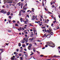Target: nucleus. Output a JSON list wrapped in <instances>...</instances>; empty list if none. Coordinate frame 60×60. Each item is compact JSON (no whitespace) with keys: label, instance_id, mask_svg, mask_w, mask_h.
<instances>
[{"label":"nucleus","instance_id":"f257e3e1","mask_svg":"<svg viewBox=\"0 0 60 60\" xmlns=\"http://www.w3.org/2000/svg\"><path fill=\"white\" fill-rule=\"evenodd\" d=\"M32 18H33L32 19V20H34V19H35L36 18V16H34V15H33L32 16Z\"/></svg>","mask_w":60,"mask_h":60},{"label":"nucleus","instance_id":"f03ea898","mask_svg":"<svg viewBox=\"0 0 60 60\" xmlns=\"http://www.w3.org/2000/svg\"><path fill=\"white\" fill-rule=\"evenodd\" d=\"M23 40L25 41H26V42H27V41H28V39H27L24 38H23Z\"/></svg>","mask_w":60,"mask_h":60},{"label":"nucleus","instance_id":"7ed1b4c3","mask_svg":"<svg viewBox=\"0 0 60 60\" xmlns=\"http://www.w3.org/2000/svg\"><path fill=\"white\" fill-rule=\"evenodd\" d=\"M48 44L49 45H50V44H53V43H52V42H48Z\"/></svg>","mask_w":60,"mask_h":60},{"label":"nucleus","instance_id":"20e7f679","mask_svg":"<svg viewBox=\"0 0 60 60\" xmlns=\"http://www.w3.org/2000/svg\"><path fill=\"white\" fill-rule=\"evenodd\" d=\"M20 42H21V43H24L25 42L24 40H22L20 41Z\"/></svg>","mask_w":60,"mask_h":60},{"label":"nucleus","instance_id":"39448f33","mask_svg":"<svg viewBox=\"0 0 60 60\" xmlns=\"http://www.w3.org/2000/svg\"><path fill=\"white\" fill-rule=\"evenodd\" d=\"M23 21L24 24H27V23H28V22L27 21Z\"/></svg>","mask_w":60,"mask_h":60},{"label":"nucleus","instance_id":"423d86ee","mask_svg":"<svg viewBox=\"0 0 60 60\" xmlns=\"http://www.w3.org/2000/svg\"><path fill=\"white\" fill-rule=\"evenodd\" d=\"M4 4H5L6 3H7V0H4Z\"/></svg>","mask_w":60,"mask_h":60},{"label":"nucleus","instance_id":"0eeeda50","mask_svg":"<svg viewBox=\"0 0 60 60\" xmlns=\"http://www.w3.org/2000/svg\"><path fill=\"white\" fill-rule=\"evenodd\" d=\"M31 47L28 46V49L29 50H31Z\"/></svg>","mask_w":60,"mask_h":60},{"label":"nucleus","instance_id":"6e6552de","mask_svg":"<svg viewBox=\"0 0 60 60\" xmlns=\"http://www.w3.org/2000/svg\"><path fill=\"white\" fill-rule=\"evenodd\" d=\"M33 31H34V34H35V33H36V32H37V31L34 30H33Z\"/></svg>","mask_w":60,"mask_h":60},{"label":"nucleus","instance_id":"1a4fd4ad","mask_svg":"<svg viewBox=\"0 0 60 60\" xmlns=\"http://www.w3.org/2000/svg\"><path fill=\"white\" fill-rule=\"evenodd\" d=\"M3 50L2 49H0V52H1V53H2V52H3Z\"/></svg>","mask_w":60,"mask_h":60},{"label":"nucleus","instance_id":"9d476101","mask_svg":"<svg viewBox=\"0 0 60 60\" xmlns=\"http://www.w3.org/2000/svg\"><path fill=\"white\" fill-rule=\"evenodd\" d=\"M24 55L26 56H26L25 57V59H26V58H26V57H27V55L25 54Z\"/></svg>","mask_w":60,"mask_h":60},{"label":"nucleus","instance_id":"9b49d317","mask_svg":"<svg viewBox=\"0 0 60 60\" xmlns=\"http://www.w3.org/2000/svg\"><path fill=\"white\" fill-rule=\"evenodd\" d=\"M4 10H1L0 11V12H2V13H4Z\"/></svg>","mask_w":60,"mask_h":60},{"label":"nucleus","instance_id":"f8f14e48","mask_svg":"<svg viewBox=\"0 0 60 60\" xmlns=\"http://www.w3.org/2000/svg\"><path fill=\"white\" fill-rule=\"evenodd\" d=\"M58 56H59L54 55L53 56V57H58Z\"/></svg>","mask_w":60,"mask_h":60},{"label":"nucleus","instance_id":"ddd939ff","mask_svg":"<svg viewBox=\"0 0 60 60\" xmlns=\"http://www.w3.org/2000/svg\"><path fill=\"white\" fill-rule=\"evenodd\" d=\"M53 45H54V46H51V47H52V48H54V47H55V45L54 44H53Z\"/></svg>","mask_w":60,"mask_h":60},{"label":"nucleus","instance_id":"4468645a","mask_svg":"<svg viewBox=\"0 0 60 60\" xmlns=\"http://www.w3.org/2000/svg\"><path fill=\"white\" fill-rule=\"evenodd\" d=\"M7 15H10V12H8L7 13Z\"/></svg>","mask_w":60,"mask_h":60},{"label":"nucleus","instance_id":"2eb2a0df","mask_svg":"<svg viewBox=\"0 0 60 60\" xmlns=\"http://www.w3.org/2000/svg\"><path fill=\"white\" fill-rule=\"evenodd\" d=\"M34 39L32 38H30V41H32V40H33V39Z\"/></svg>","mask_w":60,"mask_h":60},{"label":"nucleus","instance_id":"dca6fc26","mask_svg":"<svg viewBox=\"0 0 60 60\" xmlns=\"http://www.w3.org/2000/svg\"><path fill=\"white\" fill-rule=\"evenodd\" d=\"M32 46V44H29V46L31 47V46Z\"/></svg>","mask_w":60,"mask_h":60},{"label":"nucleus","instance_id":"f3484780","mask_svg":"<svg viewBox=\"0 0 60 60\" xmlns=\"http://www.w3.org/2000/svg\"><path fill=\"white\" fill-rule=\"evenodd\" d=\"M19 47H20L21 46V44L20 43H19Z\"/></svg>","mask_w":60,"mask_h":60},{"label":"nucleus","instance_id":"a211bd4d","mask_svg":"<svg viewBox=\"0 0 60 60\" xmlns=\"http://www.w3.org/2000/svg\"><path fill=\"white\" fill-rule=\"evenodd\" d=\"M20 20H21V22H22L23 21V20L22 19V18H21L20 19Z\"/></svg>","mask_w":60,"mask_h":60},{"label":"nucleus","instance_id":"6ab92c4d","mask_svg":"<svg viewBox=\"0 0 60 60\" xmlns=\"http://www.w3.org/2000/svg\"><path fill=\"white\" fill-rule=\"evenodd\" d=\"M6 12H7V11H5V10H4V11L3 13H4V14H5V13H6Z\"/></svg>","mask_w":60,"mask_h":60},{"label":"nucleus","instance_id":"aec40b11","mask_svg":"<svg viewBox=\"0 0 60 60\" xmlns=\"http://www.w3.org/2000/svg\"><path fill=\"white\" fill-rule=\"evenodd\" d=\"M20 60H22V59H23V58H22V57H20Z\"/></svg>","mask_w":60,"mask_h":60},{"label":"nucleus","instance_id":"412c9836","mask_svg":"<svg viewBox=\"0 0 60 60\" xmlns=\"http://www.w3.org/2000/svg\"><path fill=\"white\" fill-rule=\"evenodd\" d=\"M15 26H19V25L17 24H15Z\"/></svg>","mask_w":60,"mask_h":60},{"label":"nucleus","instance_id":"4be33fe9","mask_svg":"<svg viewBox=\"0 0 60 60\" xmlns=\"http://www.w3.org/2000/svg\"><path fill=\"white\" fill-rule=\"evenodd\" d=\"M22 46L23 47H25L26 46V45H22Z\"/></svg>","mask_w":60,"mask_h":60},{"label":"nucleus","instance_id":"5701e85b","mask_svg":"<svg viewBox=\"0 0 60 60\" xmlns=\"http://www.w3.org/2000/svg\"><path fill=\"white\" fill-rule=\"evenodd\" d=\"M12 22L13 23H15L16 22V21H15L14 20H13L12 21Z\"/></svg>","mask_w":60,"mask_h":60},{"label":"nucleus","instance_id":"b1692460","mask_svg":"<svg viewBox=\"0 0 60 60\" xmlns=\"http://www.w3.org/2000/svg\"><path fill=\"white\" fill-rule=\"evenodd\" d=\"M29 25L30 26H33L32 25V24H29Z\"/></svg>","mask_w":60,"mask_h":60},{"label":"nucleus","instance_id":"393cba45","mask_svg":"<svg viewBox=\"0 0 60 60\" xmlns=\"http://www.w3.org/2000/svg\"><path fill=\"white\" fill-rule=\"evenodd\" d=\"M25 43H26V46H27V45H28V44H29V43H26V42Z\"/></svg>","mask_w":60,"mask_h":60},{"label":"nucleus","instance_id":"a878e982","mask_svg":"<svg viewBox=\"0 0 60 60\" xmlns=\"http://www.w3.org/2000/svg\"><path fill=\"white\" fill-rule=\"evenodd\" d=\"M8 31L9 32H11V30H8Z\"/></svg>","mask_w":60,"mask_h":60},{"label":"nucleus","instance_id":"bb28decb","mask_svg":"<svg viewBox=\"0 0 60 60\" xmlns=\"http://www.w3.org/2000/svg\"><path fill=\"white\" fill-rule=\"evenodd\" d=\"M22 55V54H21V53H19V56H21Z\"/></svg>","mask_w":60,"mask_h":60},{"label":"nucleus","instance_id":"cd10ccee","mask_svg":"<svg viewBox=\"0 0 60 60\" xmlns=\"http://www.w3.org/2000/svg\"><path fill=\"white\" fill-rule=\"evenodd\" d=\"M51 35H53V32H52L51 33Z\"/></svg>","mask_w":60,"mask_h":60},{"label":"nucleus","instance_id":"c85d7f7f","mask_svg":"<svg viewBox=\"0 0 60 60\" xmlns=\"http://www.w3.org/2000/svg\"><path fill=\"white\" fill-rule=\"evenodd\" d=\"M46 36V34H45L44 35V36H43V37H44V36Z\"/></svg>","mask_w":60,"mask_h":60},{"label":"nucleus","instance_id":"c756f323","mask_svg":"<svg viewBox=\"0 0 60 60\" xmlns=\"http://www.w3.org/2000/svg\"><path fill=\"white\" fill-rule=\"evenodd\" d=\"M20 30H21H21H22V27L20 28Z\"/></svg>","mask_w":60,"mask_h":60},{"label":"nucleus","instance_id":"7c9ffc66","mask_svg":"<svg viewBox=\"0 0 60 60\" xmlns=\"http://www.w3.org/2000/svg\"><path fill=\"white\" fill-rule=\"evenodd\" d=\"M26 9H27V8H24V9H23V10H26Z\"/></svg>","mask_w":60,"mask_h":60},{"label":"nucleus","instance_id":"2f4dec72","mask_svg":"<svg viewBox=\"0 0 60 60\" xmlns=\"http://www.w3.org/2000/svg\"><path fill=\"white\" fill-rule=\"evenodd\" d=\"M45 11H47V9H46V8H45Z\"/></svg>","mask_w":60,"mask_h":60},{"label":"nucleus","instance_id":"473e14b6","mask_svg":"<svg viewBox=\"0 0 60 60\" xmlns=\"http://www.w3.org/2000/svg\"><path fill=\"white\" fill-rule=\"evenodd\" d=\"M26 21L28 22V20L27 19H26Z\"/></svg>","mask_w":60,"mask_h":60},{"label":"nucleus","instance_id":"72a5a7b5","mask_svg":"<svg viewBox=\"0 0 60 60\" xmlns=\"http://www.w3.org/2000/svg\"><path fill=\"white\" fill-rule=\"evenodd\" d=\"M16 50L17 52H19V49H16Z\"/></svg>","mask_w":60,"mask_h":60},{"label":"nucleus","instance_id":"f704fd0d","mask_svg":"<svg viewBox=\"0 0 60 60\" xmlns=\"http://www.w3.org/2000/svg\"><path fill=\"white\" fill-rule=\"evenodd\" d=\"M23 28H24V29H26V27L24 26L23 27Z\"/></svg>","mask_w":60,"mask_h":60},{"label":"nucleus","instance_id":"c9c22d12","mask_svg":"<svg viewBox=\"0 0 60 60\" xmlns=\"http://www.w3.org/2000/svg\"><path fill=\"white\" fill-rule=\"evenodd\" d=\"M11 59H12V60H14V58H13V57H12L11 58Z\"/></svg>","mask_w":60,"mask_h":60},{"label":"nucleus","instance_id":"e433bc0d","mask_svg":"<svg viewBox=\"0 0 60 60\" xmlns=\"http://www.w3.org/2000/svg\"><path fill=\"white\" fill-rule=\"evenodd\" d=\"M25 36L26 37H28V36H27V35H25Z\"/></svg>","mask_w":60,"mask_h":60},{"label":"nucleus","instance_id":"4c0bfd02","mask_svg":"<svg viewBox=\"0 0 60 60\" xmlns=\"http://www.w3.org/2000/svg\"><path fill=\"white\" fill-rule=\"evenodd\" d=\"M8 17L10 19H11V16H9Z\"/></svg>","mask_w":60,"mask_h":60},{"label":"nucleus","instance_id":"58836bf2","mask_svg":"<svg viewBox=\"0 0 60 60\" xmlns=\"http://www.w3.org/2000/svg\"><path fill=\"white\" fill-rule=\"evenodd\" d=\"M35 34V35H37V32H36V33L35 34Z\"/></svg>","mask_w":60,"mask_h":60},{"label":"nucleus","instance_id":"ea45409f","mask_svg":"<svg viewBox=\"0 0 60 60\" xmlns=\"http://www.w3.org/2000/svg\"><path fill=\"white\" fill-rule=\"evenodd\" d=\"M20 52H22V49L21 50H20Z\"/></svg>","mask_w":60,"mask_h":60},{"label":"nucleus","instance_id":"a19ab883","mask_svg":"<svg viewBox=\"0 0 60 60\" xmlns=\"http://www.w3.org/2000/svg\"><path fill=\"white\" fill-rule=\"evenodd\" d=\"M14 54H15V55L16 54V52H14Z\"/></svg>","mask_w":60,"mask_h":60},{"label":"nucleus","instance_id":"79ce46f5","mask_svg":"<svg viewBox=\"0 0 60 60\" xmlns=\"http://www.w3.org/2000/svg\"><path fill=\"white\" fill-rule=\"evenodd\" d=\"M6 45L7 46H8V45L9 44V43H6Z\"/></svg>","mask_w":60,"mask_h":60},{"label":"nucleus","instance_id":"37998d69","mask_svg":"<svg viewBox=\"0 0 60 60\" xmlns=\"http://www.w3.org/2000/svg\"><path fill=\"white\" fill-rule=\"evenodd\" d=\"M45 47H48V45H45Z\"/></svg>","mask_w":60,"mask_h":60},{"label":"nucleus","instance_id":"c03bdc74","mask_svg":"<svg viewBox=\"0 0 60 60\" xmlns=\"http://www.w3.org/2000/svg\"><path fill=\"white\" fill-rule=\"evenodd\" d=\"M34 54V53H32L31 54H30V56H32V55H33V54Z\"/></svg>","mask_w":60,"mask_h":60},{"label":"nucleus","instance_id":"a18cd8bd","mask_svg":"<svg viewBox=\"0 0 60 60\" xmlns=\"http://www.w3.org/2000/svg\"><path fill=\"white\" fill-rule=\"evenodd\" d=\"M59 27L58 26H57V29H59Z\"/></svg>","mask_w":60,"mask_h":60},{"label":"nucleus","instance_id":"49530a36","mask_svg":"<svg viewBox=\"0 0 60 60\" xmlns=\"http://www.w3.org/2000/svg\"><path fill=\"white\" fill-rule=\"evenodd\" d=\"M12 1H10L8 2V3H12Z\"/></svg>","mask_w":60,"mask_h":60},{"label":"nucleus","instance_id":"de8ad7c7","mask_svg":"<svg viewBox=\"0 0 60 60\" xmlns=\"http://www.w3.org/2000/svg\"><path fill=\"white\" fill-rule=\"evenodd\" d=\"M56 21H54L53 22V23H54V24H55V22H56Z\"/></svg>","mask_w":60,"mask_h":60},{"label":"nucleus","instance_id":"09e8293b","mask_svg":"<svg viewBox=\"0 0 60 60\" xmlns=\"http://www.w3.org/2000/svg\"><path fill=\"white\" fill-rule=\"evenodd\" d=\"M19 16H21V13H19Z\"/></svg>","mask_w":60,"mask_h":60},{"label":"nucleus","instance_id":"8fccbe9b","mask_svg":"<svg viewBox=\"0 0 60 60\" xmlns=\"http://www.w3.org/2000/svg\"><path fill=\"white\" fill-rule=\"evenodd\" d=\"M30 30V31H31V32H32V31H33V30L32 29Z\"/></svg>","mask_w":60,"mask_h":60},{"label":"nucleus","instance_id":"3c124183","mask_svg":"<svg viewBox=\"0 0 60 60\" xmlns=\"http://www.w3.org/2000/svg\"><path fill=\"white\" fill-rule=\"evenodd\" d=\"M25 34H27V32H25Z\"/></svg>","mask_w":60,"mask_h":60},{"label":"nucleus","instance_id":"603ef678","mask_svg":"<svg viewBox=\"0 0 60 60\" xmlns=\"http://www.w3.org/2000/svg\"><path fill=\"white\" fill-rule=\"evenodd\" d=\"M27 17H28V18H29V16H28V15H27Z\"/></svg>","mask_w":60,"mask_h":60},{"label":"nucleus","instance_id":"864d4df0","mask_svg":"<svg viewBox=\"0 0 60 60\" xmlns=\"http://www.w3.org/2000/svg\"><path fill=\"white\" fill-rule=\"evenodd\" d=\"M33 51L34 52H35V49H34V48L33 49Z\"/></svg>","mask_w":60,"mask_h":60},{"label":"nucleus","instance_id":"5fc2aeb1","mask_svg":"<svg viewBox=\"0 0 60 60\" xmlns=\"http://www.w3.org/2000/svg\"><path fill=\"white\" fill-rule=\"evenodd\" d=\"M7 8H9V6H8V5H7Z\"/></svg>","mask_w":60,"mask_h":60},{"label":"nucleus","instance_id":"6e6d98bb","mask_svg":"<svg viewBox=\"0 0 60 60\" xmlns=\"http://www.w3.org/2000/svg\"><path fill=\"white\" fill-rule=\"evenodd\" d=\"M54 24H53V23H52V24H51V26H53Z\"/></svg>","mask_w":60,"mask_h":60},{"label":"nucleus","instance_id":"4d7b16f0","mask_svg":"<svg viewBox=\"0 0 60 60\" xmlns=\"http://www.w3.org/2000/svg\"><path fill=\"white\" fill-rule=\"evenodd\" d=\"M47 33H49V30H47Z\"/></svg>","mask_w":60,"mask_h":60},{"label":"nucleus","instance_id":"13d9d810","mask_svg":"<svg viewBox=\"0 0 60 60\" xmlns=\"http://www.w3.org/2000/svg\"><path fill=\"white\" fill-rule=\"evenodd\" d=\"M24 11V10H21V11H22V12Z\"/></svg>","mask_w":60,"mask_h":60},{"label":"nucleus","instance_id":"bf43d9fd","mask_svg":"<svg viewBox=\"0 0 60 60\" xmlns=\"http://www.w3.org/2000/svg\"><path fill=\"white\" fill-rule=\"evenodd\" d=\"M52 8H53L54 7H55V6H54V5H53L52 6Z\"/></svg>","mask_w":60,"mask_h":60},{"label":"nucleus","instance_id":"052dcab7","mask_svg":"<svg viewBox=\"0 0 60 60\" xmlns=\"http://www.w3.org/2000/svg\"><path fill=\"white\" fill-rule=\"evenodd\" d=\"M41 18L42 19V18H43V17H42V15H41Z\"/></svg>","mask_w":60,"mask_h":60},{"label":"nucleus","instance_id":"680f3d73","mask_svg":"<svg viewBox=\"0 0 60 60\" xmlns=\"http://www.w3.org/2000/svg\"><path fill=\"white\" fill-rule=\"evenodd\" d=\"M13 29H15V27H14V26H13Z\"/></svg>","mask_w":60,"mask_h":60},{"label":"nucleus","instance_id":"e2e57ef3","mask_svg":"<svg viewBox=\"0 0 60 60\" xmlns=\"http://www.w3.org/2000/svg\"><path fill=\"white\" fill-rule=\"evenodd\" d=\"M11 16H12V15H13V14H12V13H11Z\"/></svg>","mask_w":60,"mask_h":60},{"label":"nucleus","instance_id":"0e129e2a","mask_svg":"<svg viewBox=\"0 0 60 60\" xmlns=\"http://www.w3.org/2000/svg\"><path fill=\"white\" fill-rule=\"evenodd\" d=\"M24 50H25V51H26V49H24Z\"/></svg>","mask_w":60,"mask_h":60},{"label":"nucleus","instance_id":"69168bd1","mask_svg":"<svg viewBox=\"0 0 60 60\" xmlns=\"http://www.w3.org/2000/svg\"><path fill=\"white\" fill-rule=\"evenodd\" d=\"M18 30L19 31H20V29H19V28L18 29Z\"/></svg>","mask_w":60,"mask_h":60},{"label":"nucleus","instance_id":"338daca9","mask_svg":"<svg viewBox=\"0 0 60 60\" xmlns=\"http://www.w3.org/2000/svg\"><path fill=\"white\" fill-rule=\"evenodd\" d=\"M31 35H32V36H33V34H31Z\"/></svg>","mask_w":60,"mask_h":60},{"label":"nucleus","instance_id":"774afa93","mask_svg":"<svg viewBox=\"0 0 60 60\" xmlns=\"http://www.w3.org/2000/svg\"><path fill=\"white\" fill-rule=\"evenodd\" d=\"M4 21H6V19H5Z\"/></svg>","mask_w":60,"mask_h":60}]
</instances>
